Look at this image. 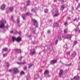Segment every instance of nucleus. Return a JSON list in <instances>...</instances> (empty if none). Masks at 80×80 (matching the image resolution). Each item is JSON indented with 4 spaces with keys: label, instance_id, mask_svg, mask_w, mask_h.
<instances>
[{
    "label": "nucleus",
    "instance_id": "9d476101",
    "mask_svg": "<svg viewBox=\"0 0 80 80\" xmlns=\"http://www.w3.org/2000/svg\"><path fill=\"white\" fill-rule=\"evenodd\" d=\"M22 40V38H21L18 37L16 39V41L17 42H21V41Z\"/></svg>",
    "mask_w": 80,
    "mask_h": 80
},
{
    "label": "nucleus",
    "instance_id": "09e8293b",
    "mask_svg": "<svg viewBox=\"0 0 80 80\" xmlns=\"http://www.w3.org/2000/svg\"><path fill=\"white\" fill-rule=\"evenodd\" d=\"M77 18H76L75 19L73 20V21H74V22L75 21H76V20H77Z\"/></svg>",
    "mask_w": 80,
    "mask_h": 80
},
{
    "label": "nucleus",
    "instance_id": "13d9d810",
    "mask_svg": "<svg viewBox=\"0 0 80 80\" xmlns=\"http://www.w3.org/2000/svg\"><path fill=\"white\" fill-rule=\"evenodd\" d=\"M50 77V75H48V76H47V77Z\"/></svg>",
    "mask_w": 80,
    "mask_h": 80
},
{
    "label": "nucleus",
    "instance_id": "423d86ee",
    "mask_svg": "<svg viewBox=\"0 0 80 80\" xmlns=\"http://www.w3.org/2000/svg\"><path fill=\"white\" fill-rule=\"evenodd\" d=\"M63 75V70H60L59 74V77H61Z\"/></svg>",
    "mask_w": 80,
    "mask_h": 80
},
{
    "label": "nucleus",
    "instance_id": "a211bd4d",
    "mask_svg": "<svg viewBox=\"0 0 80 80\" xmlns=\"http://www.w3.org/2000/svg\"><path fill=\"white\" fill-rule=\"evenodd\" d=\"M12 42H14L15 40H17V39L16 38L13 37L12 38Z\"/></svg>",
    "mask_w": 80,
    "mask_h": 80
},
{
    "label": "nucleus",
    "instance_id": "4468645a",
    "mask_svg": "<svg viewBox=\"0 0 80 80\" xmlns=\"http://www.w3.org/2000/svg\"><path fill=\"white\" fill-rule=\"evenodd\" d=\"M35 53H36V52H35V50H33V51H31L30 52V54L31 55H34V54H35Z\"/></svg>",
    "mask_w": 80,
    "mask_h": 80
},
{
    "label": "nucleus",
    "instance_id": "cd10ccee",
    "mask_svg": "<svg viewBox=\"0 0 80 80\" xmlns=\"http://www.w3.org/2000/svg\"><path fill=\"white\" fill-rule=\"evenodd\" d=\"M44 12L45 13H47L48 12V9H45L44 10Z\"/></svg>",
    "mask_w": 80,
    "mask_h": 80
},
{
    "label": "nucleus",
    "instance_id": "dca6fc26",
    "mask_svg": "<svg viewBox=\"0 0 80 80\" xmlns=\"http://www.w3.org/2000/svg\"><path fill=\"white\" fill-rule=\"evenodd\" d=\"M18 64L19 65H24V64H25L26 63L25 62H17Z\"/></svg>",
    "mask_w": 80,
    "mask_h": 80
},
{
    "label": "nucleus",
    "instance_id": "0eeeda50",
    "mask_svg": "<svg viewBox=\"0 0 80 80\" xmlns=\"http://www.w3.org/2000/svg\"><path fill=\"white\" fill-rule=\"evenodd\" d=\"M76 52H75V51H73L72 52L71 54V56L72 57V58H74L75 57V56H76Z\"/></svg>",
    "mask_w": 80,
    "mask_h": 80
},
{
    "label": "nucleus",
    "instance_id": "e2e57ef3",
    "mask_svg": "<svg viewBox=\"0 0 80 80\" xmlns=\"http://www.w3.org/2000/svg\"><path fill=\"white\" fill-rule=\"evenodd\" d=\"M76 1V2H78V0H75Z\"/></svg>",
    "mask_w": 80,
    "mask_h": 80
},
{
    "label": "nucleus",
    "instance_id": "de8ad7c7",
    "mask_svg": "<svg viewBox=\"0 0 80 80\" xmlns=\"http://www.w3.org/2000/svg\"><path fill=\"white\" fill-rule=\"evenodd\" d=\"M64 1L63 0H61V2L62 3H64Z\"/></svg>",
    "mask_w": 80,
    "mask_h": 80
},
{
    "label": "nucleus",
    "instance_id": "c03bdc74",
    "mask_svg": "<svg viewBox=\"0 0 80 80\" xmlns=\"http://www.w3.org/2000/svg\"><path fill=\"white\" fill-rule=\"evenodd\" d=\"M17 33H18V32L17 31H16L15 33H14V34H17Z\"/></svg>",
    "mask_w": 80,
    "mask_h": 80
},
{
    "label": "nucleus",
    "instance_id": "69168bd1",
    "mask_svg": "<svg viewBox=\"0 0 80 80\" xmlns=\"http://www.w3.org/2000/svg\"><path fill=\"white\" fill-rule=\"evenodd\" d=\"M78 20H80V18H78Z\"/></svg>",
    "mask_w": 80,
    "mask_h": 80
},
{
    "label": "nucleus",
    "instance_id": "ddd939ff",
    "mask_svg": "<svg viewBox=\"0 0 80 80\" xmlns=\"http://www.w3.org/2000/svg\"><path fill=\"white\" fill-rule=\"evenodd\" d=\"M38 78H39V75H38V74H36L34 76L35 79H38Z\"/></svg>",
    "mask_w": 80,
    "mask_h": 80
},
{
    "label": "nucleus",
    "instance_id": "58836bf2",
    "mask_svg": "<svg viewBox=\"0 0 80 80\" xmlns=\"http://www.w3.org/2000/svg\"><path fill=\"white\" fill-rule=\"evenodd\" d=\"M32 31L33 33H34V32H35V28H34L33 29H32Z\"/></svg>",
    "mask_w": 80,
    "mask_h": 80
},
{
    "label": "nucleus",
    "instance_id": "603ef678",
    "mask_svg": "<svg viewBox=\"0 0 80 80\" xmlns=\"http://www.w3.org/2000/svg\"><path fill=\"white\" fill-rule=\"evenodd\" d=\"M11 33H13V31H12L11 32Z\"/></svg>",
    "mask_w": 80,
    "mask_h": 80
},
{
    "label": "nucleus",
    "instance_id": "5701e85b",
    "mask_svg": "<svg viewBox=\"0 0 80 80\" xmlns=\"http://www.w3.org/2000/svg\"><path fill=\"white\" fill-rule=\"evenodd\" d=\"M64 48H66L65 49V50H67V49H68V48H67V44H65L64 46Z\"/></svg>",
    "mask_w": 80,
    "mask_h": 80
},
{
    "label": "nucleus",
    "instance_id": "bb28decb",
    "mask_svg": "<svg viewBox=\"0 0 80 80\" xmlns=\"http://www.w3.org/2000/svg\"><path fill=\"white\" fill-rule=\"evenodd\" d=\"M26 15H32V13H29L28 12H27L26 13Z\"/></svg>",
    "mask_w": 80,
    "mask_h": 80
},
{
    "label": "nucleus",
    "instance_id": "f257e3e1",
    "mask_svg": "<svg viewBox=\"0 0 80 80\" xmlns=\"http://www.w3.org/2000/svg\"><path fill=\"white\" fill-rule=\"evenodd\" d=\"M54 10H53L52 12V14H54L53 15V17H58L60 15V13L58 12V9H55L54 12Z\"/></svg>",
    "mask_w": 80,
    "mask_h": 80
},
{
    "label": "nucleus",
    "instance_id": "8fccbe9b",
    "mask_svg": "<svg viewBox=\"0 0 80 80\" xmlns=\"http://www.w3.org/2000/svg\"><path fill=\"white\" fill-rule=\"evenodd\" d=\"M27 69V67H25L24 68V70H26Z\"/></svg>",
    "mask_w": 80,
    "mask_h": 80
},
{
    "label": "nucleus",
    "instance_id": "f3484780",
    "mask_svg": "<svg viewBox=\"0 0 80 80\" xmlns=\"http://www.w3.org/2000/svg\"><path fill=\"white\" fill-rule=\"evenodd\" d=\"M22 18H23V19L24 20H25L26 18V16H25V15L24 14H22Z\"/></svg>",
    "mask_w": 80,
    "mask_h": 80
},
{
    "label": "nucleus",
    "instance_id": "f03ea898",
    "mask_svg": "<svg viewBox=\"0 0 80 80\" xmlns=\"http://www.w3.org/2000/svg\"><path fill=\"white\" fill-rule=\"evenodd\" d=\"M9 72H13L14 74H16L19 72H18V69L16 68H14L13 69L9 70Z\"/></svg>",
    "mask_w": 80,
    "mask_h": 80
},
{
    "label": "nucleus",
    "instance_id": "aec40b11",
    "mask_svg": "<svg viewBox=\"0 0 80 80\" xmlns=\"http://www.w3.org/2000/svg\"><path fill=\"white\" fill-rule=\"evenodd\" d=\"M65 8V7L64 6H61V10H63Z\"/></svg>",
    "mask_w": 80,
    "mask_h": 80
},
{
    "label": "nucleus",
    "instance_id": "a18cd8bd",
    "mask_svg": "<svg viewBox=\"0 0 80 80\" xmlns=\"http://www.w3.org/2000/svg\"><path fill=\"white\" fill-rule=\"evenodd\" d=\"M58 39L59 40H61V37H59L58 38Z\"/></svg>",
    "mask_w": 80,
    "mask_h": 80
},
{
    "label": "nucleus",
    "instance_id": "864d4df0",
    "mask_svg": "<svg viewBox=\"0 0 80 80\" xmlns=\"http://www.w3.org/2000/svg\"><path fill=\"white\" fill-rule=\"evenodd\" d=\"M72 8L73 10H74V8H73V6H72Z\"/></svg>",
    "mask_w": 80,
    "mask_h": 80
},
{
    "label": "nucleus",
    "instance_id": "7c9ffc66",
    "mask_svg": "<svg viewBox=\"0 0 80 80\" xmlns=\"http://www.w3.org/2000/svg\"><path fill=\"white\" fill-rule=\"evenodd\" d=\"M76 44H77V41H75L74 42V45H76Z\"/></svg>",
    "mask_w": 80,
    "mask_h": 80
},
{
    "label": "nucleus",
    "instance_id": "e433bc0d",
    "mask_svg": "<svg viewBox=\"0 0 80 80\" xmlns=\"http://www.w3.org/2000/svg\"><path fill=\"white\" fill-rule=\"evenodd\" d=\"M25 73V72H21V75H23Z\"/></svg>",
    "mask_w": 80,
    "mask_h": 80
},
{
    "label": "nucleus",
    "instance_id": "a19ab883",
    "mask_svg": "<svg viewBox=\"0 0 80 80\" xmlns=\"http://www.w3.org/2000/svg\"><path fill=\"white\" fill-rule=\"evenodd\" d=\"M21 52H22V50H21V49H19V50L18 51V52L21 53Z\"/></svg>",
    "mask_w": 80,
    "mask_h": 80
},
{
    "label": "nucleus",
    "instance_id": "2f4dec72",
    "mask_svg": "<svg viewBox=\"0 0 80 80\" xmlns=\"http://www.w3.org/2000/svg\"><path fill=\"white\" fill-rule=\"evenodd\" d=\"M8 50V49L7 48H4L3 49L4 51H7Z\"/></svg>",
    "mask_w": 80,
    "mask_h": 80
},
{
    "label": "nucleus",
    "instance_id": "412c9836",
    "mask_svg": "<svg viewBox=\"0 0 80 80\" xmlns=\"http://www.w3.org/2000/svg\"><path fill=\"white\" fill-rule=\"evenodd\" d=\"M29 68H30L33 66V64H29L28 65Z\"/></svg>",
    "mask_w": 80,
    "mask_h": 80
},
{
    "label": "nucleus",
    "instance_id": "9b49d317",
    "mask_svg": "<svg viewBox=\"0 0 80 80\" xmlns=\"http://www.w3.org/2000/svg\"><path fill=\"white\" fill-rule=\"evenodd\" d=\"M48 73H49L48 70H46L44 72V75H48Z\"/></svg>",
    "mask_w": 80,
    "mask_h": 80
},
{
    "label": "nucleus",
    "instance_id": "b1692460",
    "mask_svg": "<svg viewBox=\"0 0 80 80\" xmlns=\"http://www.w3.org/2000/svg\"><path fill=\"white\" fill-rule=\"evenodd\" d=\"M63 32L64 33H66L67 32V29H64Z\"/></svg>",
    "mask_w": 80,
    "mask_h": 80
},
{
    "label": "nucleus",
    "instance_id": "0e129e2a",
    "mask_svg": "<svg viewBox=\"0 0 80 80\" xmlns=\"http://www.w3.org/2000/svg\"><path fill=\"white\" fill-rule=\"evenodd\" d=\"M78 31L79 32H80V30H79Z\"/></svg>",
    "mask_w": 80,
    "mask_h": 80
},
{
    "label": "nucleus",
    "instance_id": "bf43d9fd",
    "mask_svg": "<svg viewBox=\"0 0 80 80\" xmlns=\"http://www.w3.org/2000/svg\"><path fill=\"white\" fill-rule=\"evenodd\" d=\"M28 37H31V35H29V36H28Z\"/></svg>",
    "mask_w": 80,
    "mask_h": 80
},
{
    "label": "nucleus",
    "instance_id": "473e14b6",
    "mask_svg": "<svg viewBox=\"0 0 80 80\" xmlns=\"http://www.w3.org/2000/svg\"><path fill=\"white\" fill-rule=\"evenodd\" d=\"M70 53H71L70 52H67V55H70Z\"/></svg>",
    "mask_w": 80,
    "mask_h": 80
},
{
    "label": "nucleus",
    "instance_id": "6e6552de",
    "mask_svg": "<svg viewBox=\"0 0 80 80\" xmlns=\"http://www.w3.org/2000/svg\"><path fill=\"white\" fill-rule=\"evenodd\" d=\"M57 62V60H52L51 61V62H50V63L51 64H55V63H56Z\"/></svg>",
    "mask_w": 80,
    "mask_h": 80
},
{
    "label": "nucleus",
    "instance_id": "338daca9",
    "mask_svg": "<svg viewBox=\"0 0 80 80\" xmlns=\"http://www.w3.org/2000/svg\"><path fill=\"white\" fill-rule=\"evenodd\" d=\"M41 53L40 52V53H39V54L40 55Z\"/></svg>",
    "mask_w": 80,
    "mask_h": 80
},
{
    "label": "nucleus",
    "instance_id": "49530a36",
    "mask_svg": "<svg viewBox=\"0 0 80 80\" xmlns=\"http://www.w3.org/2000/svg\"><path fill=\"white\" fill-rule=\"evenodd\" d=\"M48 33H50V30H48Z\"/></svg>",
    "mask_w": 80,
    "mask_h": 80
},
{
    "label": "nucleus",
    "instance_id": "6ab92c4d",
    "mask_svg": "<svg viewBox=\"0 0 80 80\" xmlns=\"http://www.w3.org/2000/svg\"><path fill=\"white\" fill-rule=\"evenodd\" d=\"M54 27H58V24L57 23H55L53 25Z\"/></svg>",
    "mask_w": 80,
    "mask_h": 80
},
{
    "label": "nucleus",
    "instance_id": "72a5a7b5",
    "mask_svg": "<svg viewBox=\"0 0 80 80\" xmlns=\"http://www.w3.org/2000/svg\"><path fill=\"white\" fill-rule=\"evenodd\" d=\"M17 22L18 23H20V19H18Z\"/></svg>",
    "mask_w": 80,
    "mask_h": 80
},
{
    "label": "nucleus",
    "instance_id": "c756f323",
    "mask_svg": "<svg viewBox=\"0 0 80 80\" xmlns=\"http://www.w3.org/2000/svg\"><path fill=\"white\" fill-rule=\"evenodd\" d=\"M36 10H37V9H32V12H35V11H36Z\"/></svg>",
    "mask_w": 80,
    "mask_h": 80
},
{
    "label": "nucleus",
    "instance_id": "4be33fe9",
    "mask_svg": "<svg viewBox=\"0 0 80 80\" xmlns=\"http://www.w3.org/2000/svg\"><path fill=\"white\" fill-rule=\"evenodd\" d=\"M30 1H28L27 2V6H29L30 5Z\"/></svg>",
    "mask_w": 80,
    "mask_h": 80
},
{
    "label": "nucleus",
    "instance_id": "680f3d73",
    "mask_svg": "<svg viewBox=\"0 0 80 80\" xmlns=\"http://www.w3.org/2000/svg\"><path fill=\"white\" fill-rule=\"evenodd\" d=\"M33 44H36V42H33Z\"/></svg>",
    "mask_w": 80,
    "mask_h": 80
},
{
    "label": "nucleus",
    "instance_id": "774afa93",
    "mask_svg": "<svg viewBox=\"0 0 80 80\" xmlns=\"http://www.w3.org/2000/svg\"><path fill=\"white\" fill-rule=\"evenodd\" d=\"M27 80H28V79L27 78Z\"/></svg>",
    "mask_w": 80,
    "mask_h": 80
},
{
    "label": "nucleus",
    "instance_id": "c9c22d12",
    "mask_svg": "<svg viewBox=\"0 0 80 80\" xmlns=\"http://www.w3.org/2000/svg\"><path fill=\"white\" fill-rule=\"evenodd\" d=\"M7 53L4 54H3V56L4 57H5L7 56Z\"/></svg>",
    "mask_w": 80,
    "mask_h": 80
},
{
    "label": "nucleus",
    "instance_id": "37998d69",
    "mask_svg": "<svg viewBox=\"0 0 80 80\" xmlns=\"http://www.w3.org/2000/svg\"><path fill=\"white\" fill-rule=\"evenodd\" d=\"M71 63H70V64H68V65H67V64H65V65L66 66H70V65H71Z\"/></svg>",
    "mask_w": 80,
    "mask_h": 80
},
{
    "label": "nucleus",
    "instance_id": "393cba45",
    "mask_svg": "<svg viewBox=\"0 0 80 80\" xmlns=\"http://www.w3.org/2000/svg\"><path fill=\"white\" fill-rule=\"evenodd\" d=\"M6 65L7 66V67H9V66H10V64H9V63L8 62H7L6 63Z\"/></svg>",
    "mask_w": 80,
    "mask_h": 80
},
{
    "label": "nucleus",
    "instance_id": "3c124183",
    "mask_svg": "<svg viewBox=\"0 0 80 80\" xmlns=\"http://www.w3.org/2000/svg\"><path fill=\"white\" fill-rule=\"evenodd\" d=\"M52 22V20L51 19H50L49 21V22Z\"/></svg>",
    "mask_w": 80,
    "mask_h": 80
},
{
    "label": "nucleus",
    "instance_id": "c85d7f7f",
    "mask_svg": "<svg viewBox=\"0 0 80 80\" xmlns=\"http://www.w3.org/2000/svg\"><path fill=\"white\" fill-rule=\"evenodd\" d=\"M64 25H65V26H67V25H68V23L67 22H65L64 23Z\"/></svg>",
    "mask_w": 80,
    "mask_h": 80
},
{
    "label": "nucleus",
    "instance_id": "2eb2a0df",
    "mask_svg": "<svg viewBox=\"0 0 80 80\" xmlns=\"http://www.w3.org/2000/svg\"><path fill=\"white\" fill-rule=\"evenodd\" d=\"M9 10H10V11L12 12V11H13V7H10V8H9Z\"/></svg>",
    "mask_w": 80,
    "mask_h": 80
},
{
    "label": "nucleus",
    "instance_id": "4d7b16f0",
    "mask_svg": "<svg viewBox=\"0 0 80 80\" xmlns=\"http://www.w3.org/2000/svg\"><path fill=\"white\" fill-rule=\"evenodd\" d=\"M78 70H80V67H78Z\"/></svg>",
    "mask_w": 80,
    "mask_h": 80
},
{
    "label": "nucleus",
    "instance_id": "7ed1b4c3",
    "mask_svg": "<svg viewBox=\"0 0 80 80\" xmlns=\"http://www.w3.org/2000/svg\"><path fill=\"white\" fill-rule=\"evenodd\" d=\"M72 35L71 34L67 35H63L62 36V38L64 39H69L70 40L71 38H72Z\"/></svg>",
    "mask_w": 80,
    "mask_h": 80
},
{
    "label": "nucleus",
    "instance_id": "20e7f679",
    "mask_svg": "<svg viewBox=\"0 0 80 80\" xmlns=\"http://www.w3.org/2000/svg\"><path fill=\"white\" fill-rule=\"evenodd\" d=\"M32 21L34 23V25L35 26L36 28L38 27V24L37 23V21L35 19H33Z\"/></svg>",
    "mask_w": 80,
    "mask_h": 80
},
{
    "label": "nucleus",
    "instance_id": "6e6d98bb",
    "mask_svg": "<svg viewBox=\"0 0 80 80\" xmlns=\"http://www.w3.org/2000/svg\"><path fill=\"white\" fill-rule=\"evenodd\" d=\"M18 34H19V35L20 34H21V32H18Z\"/></svg>",
    "mask_w": 80,
    "mask_h": 80
},
{
    "label": "nucleus",
    "instance_id": "1a4fd4ad",
    "mask_svg": "<svg viewBox=\"0 0 80 80\" xmlns=\"http://www.w3.org/2000/svg\"><path fill=\"white\" fill-rule=\"evenodd\" d=\"M6 6V5H5L4 4H3L1 6V9L2 10H5V8Z\"/></svg>",
    "mask_w": 80,
    "mask_h": 80
},
{
    "label": "nucleus",
    "instance_id": "4c0bfd02",
    "mask_svg": "<svg viewBox=\"0 0 80 80\" xmlns=\"http://www.w3.org/2000/svg\"><path fill=\"white\" fill-rule=\"evenodd\" d=\"M13 17H14L13 15H12L11 16V20H13Z\"/></svg>",
    "mask_w": 80,
    "mask_h": 80
},
{
    "label": "nucleus",
    "instance_id": "052dcab7",
    "mask_svg": "<svg viewBox=\"0 0 80 80\" xmlns=\"http://www.w3.org/2000/svg\"><path fill=\"white\" fill-rule=\"evenodd\" d=\"M54 2H57V1L56 0H54Z\"/></svg>",
    "mask_w": 80,
    "mask_h": 80
},
{
    "label": "nucleus",
    "instance_id": "a878e982",
    "mask_svg": "<svg viewBox=\"0 0 80 80\" xmlns=\"http://www.w3.org/2000/svg\"><path fill=\"white\" fill-rule=\"evenodd\" d=\"M80 4L79 3L78 5V6L77 7V8H76V10H78V8H79V7H80Z\"/></svg>",
    "mask_w": 80,
    "mask_h": 80
},
{
    "label": "nucleus",
    "instance_id": "79ce46f5",
    "mask_svg": "<svg viewBox=\"0 0 80 80\" xmlns=\"http://www.w3.org/2000/svg\"><path fill=\"white\" fill-rule=\"evenodd\" d=\"M57 43H58V40H57L55 42V43L56 45H57Z\"/></svg>",
    "mask_w": 80,
    "mask_h": 80
},
{
    "label": "nucleus",
    "instance_id": "ea45409f",
    "mask_svg": "<svg viewBox=\"0 0 80 80\" xmlns=\"http://www.w3.org/2000/svg\"><path fill=\"white\" fill-rule=\"evenodd\" d=\"M75 32H78V30L77 29V28H76V29L75 30Z\"/></svg>",
    "mask_w": 80,
    "mask_h": 80
},
{
    "label": "nucleus",
    "instance_id": "f704fd0d",
    "mask_svg": "<svg viewBox=\"0 0 80 80\" xmlns=\"http://www.w3.org/2000/svg\"><path fill=\"white\" fill-rule=\"evenodd\" d=\"M22 56H21L20 57V58H18V60H21V59H22Z\"/></svg>",
    "mask_w": 80,
    "mask_h": 80
},
{
    "label": "nucleus",
    "instance_id": "f8f14e48",
    "mask_svg": "<svg viewBox=\"0 0 80 80\" xmlns=\"http://www.w3.org/2000/svg\"><path fill=\"white\" fill-rule=\"evenodd\" d=\"M73 79L75 80H79L80 79L79 77L78 76H76L74 77Z\"/></svg>",
    "mask_w": 80,
    "mask_h": 80
},
{
    "label": "nucleus",
    "instance_id": "5fc2aeb1",
    "mask_svg": "<svg viewBox=\"0 0 80 80\" xmlns=\"http://www.w3.org/2000/svg\"><path fill=\"white\" fill-rule=\"evenodd\" d=\"M70 17H68V20H70Z\"/></svg>",
    "mask_w": 80,
    "mask_h": 80
},
{
    "label": "nucleus",
    "instance_id": "39448f33",
    "mask_svg": "<svg viewBox=\"0 0 80 80\" xmlns=\"http://www.w3.org/2000/svg\"><path fill=\"white\" fill-rule=\"evenodd\" d=\"M4 23H6V21H5L4 22H2V24L0 25V28H3L4 27H5V24Z\"/></svg>",
    "mask_w": 80,
    "mask_h": 80
}]
</instances>
